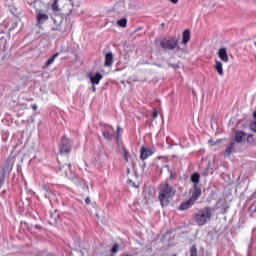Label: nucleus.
Listing matches in <instances>:
<instances>
[{"instance_id": "1", "label": "nucleus", "mask_w": 256, "mask_h": 256, "mask_svg": "<svg viewBox=\"0 0 256 256\" xmlns=\"http://www.w3.org/2000/svg\"><path fill=\"white\" fill-rule=\"evenodd\" d=\"M176 193L177 191L173 189V186L169 184V182L161 184L158 198L162 207H167V205H169L171 200L175 197Z\"/></svg>"}, {"instance_id": "2", "label": "nucleus", "mask_w": 256, "mask_h": 256, "mask_svg": "<svg viewBox=\"0 0 256 256\" xmlns=\"http://www.w3.org/2000/svg\"><path fill=\"white\" fill-rule=\"evenodd\" d=\"M212 211L211 208L209 207H205L201 210H199L196 214H195V223L199 226V227H203V225H207V223H209V221H211V217H212Z\"/></svg>"}, {"instance_id": "3", "label": "nucleus", "mask_w": 256, "mask_h": 256, "mask_svg": "<svg viewBox=\"0 0 256 256\" xmlns=\"http://www.w3.org/2000/svg\"><path fill=\"white\" fill-rule=\"evenodd\" d=\"M160 47H162L164 51H181V46H179V38L176 36L162 39L160 41Z\"/></svg>"}, {"instance_id": "4", "label": "nucleus", "mask_w": 256, "mask_h": 256, "mask_svg": "<svg viewBox=\"0 0 256 256\" xmlns=\"http://www.w3.org/2000/svg\"><path fill=\"white\" fill-rule=\"evenodd\" d=\"M193 189H194V191H193L190 199L187 200L186 202H183L180 205V211H187V209H191V207H193V205H195V202L197 201V199H199V197H201V187H199L198 184H194Z\"/></svg>"}, {"instance_id": "5", "label": "nucleus", "mask_w": 256, "mask_h": 256, "mask_svg": "<svg viewBox=\"0 0 256 256\" xmlns=\"http://www.w3.org/2000/svg\"><path fill=\"white\" fill-rule=\"evenodd\" d=\"M54 21V25H57L56 28H53L52 31H59L60 33H69V24H65L64 28H63V18H61V16H55L53 18Z\"/></svg>"}, {"instance_id": "6", "label": "nucleus", "mask_w": 256, "mask_h": 256, "mask_svg": "<svg viewBox=\"0 0 256 256\" xmlns=\"http://www.w3.org/2000/svg\"><path fill=\"white\" fill-rule=\"evenodd\" d=\"M69 153H71V140L64 136L60 141V155H69Z\"/></svg>"}, {"instance_id": "7", "label": "nucleus", "mask_w": 256, "mask_h": 256, "mask_svg": "<svg viewBox=\"0 0 256 256\" xmlns=\"http://www.w3.org/2000/svg\"><path fill=\"white\" fill-rule=\"evenodd\" d=\"M59 171L61 175H64V177H68V179H72V181H75V179H77V177H75L71 173V163L61 164L59 166Z\"/></svg>"}, {"instance_id": "8", "label": "nucleus", "mask_w": 256, "mask_h": 256, "mask_svg": "<svg viewBox=\"0 0 256 256\" xmlns=\"http://www.w3.org/2000/svg\"><path fill=\"white\" fill-rule=\"evenodd\" d=\"M155 154V150L152 149L151 147H146V146H142L140 148V159L142 161H145V159H149V157H151V155Z\"/></svg>"}, {"instance_id": "9", "label": "nucleus", "mask_w": 256, "mask_h": 256, "mask_svg": "<svg viewBox=\"0 0 256 256\" xmlns=\"http://www.w3.org/2000/svg\"><path fill=\"white\" fill-rule=\"evenodd\" d=\"M122 155H123L126 163H129V161H130L132 164V167H135V161H137V155L129 154V152L125 148H122Z\"/></svg>"}, {"instance_id": "10", "label": "nucleus", "mask_w": 256, "mask_h": 256, "mask_svg": "<svg viewBox=\"0 0 256 256\" xmlns=\"http://www.w3.org/2000/svg\"><path fill=\"white\" fill-rule=\"evenodd\" d=\"M239 144H241L240 142L237 141H233L231 142L225 150V155H231L232 153H235V151H239Z\"/></svg>"}, {"instance_id": "11", "label": "nucleus", "mask_w": 256, "mask_h": 256, "mask_svg": "<svg viewBox=\"0 0 256 256\" xmlns=\"http://www.w3.org/2000/svg\"><path fill=\"white\" fill-rule=\"evenodd\" d=\"M37 21L39 25H43L46 21H49V15H47L43 10L37 11Z\"/></svg>"}, {"instance_id": "12", "label": "nucleus", "mask_w": 256, "mask_h": 256, "mask_svg": "<svg viewBox=\"0 0 256 256\" xmlns=\"http://www.w3.org/2000/svg\"><path fill=\"white\" fill-rule=\"evenodd\" d=\"M103 137H104V139H106V141L112 142L113 137H115V133L113 132V127L106 128L103 131Z\"/></svg>"}, {"instance_id": "13", "label": "nucleus", "mask_w": 256, "mask_h": 256, "mask_svg": "<svg viewBox=\"0 0 256 256\" xmlns=\"http://www.w3.org/2000/svg\"><path fill=\"white\" fill-rule=\"evenodd\" d=\"M13 158H8L2 168V173L7 174V173H11L12 169H13Z\"/></svg>"}, {"instance_id": "14", "label": "nucleus", "mask_w": 256, "mask_h": 256, "mask_svg": "<svg viewBox=\"0 0 256 256\" xmlns=\"http://www.w3.org/2000/svg\"><path fill=\"white\" fill-rule=\"evenodd\" d=\"M218 56L224 63H229V55L227 54V48H220L218 51Z\"/></svg>"}, {"instance_id": "15", "label": "nucleus", "mask_w": 256, "mask_h": 256, "mask_svg": "<svg viewBox=\"0 0 256 256\" xmlns=\"http://www.w3.org/2000/svg\"><path fill=\"white\" fill-rule=\"evenodd\" d=\"M245 137H247V134H245V132L236 131L234 141H236V143H243V141H245Z\"/></svg>"}, {"instance_id": "16", "label": "nucleus", "mask_w": 256, "mask_h": 256, "mask_svg": "<svg viewBox=\"0 0 256 256\" xmlns=\"http://www.w3.org/2000/svg\"><path fill=\"white\" fill-rule=\"evenodd\" d=\"M113 61H114V57H113V53L112 52H108L105 55V67H111V65H113Z\"/></svg>"}, {"instance_id": "17", "label": "nucleus", "mask_w": 256, "mask_h": 256, "mask_svg": "<svg viewBox=\"0 0 256 256\" xmlns=\"http://www.w3.org/2000/svg\"><path fill=\"white\" fill-rule=\"evenodd\" d=\"M101 79H103V75H101V73L98 72L90 78V81L92 85H99V81H101Z\"/></svg>"}, {"instance_id": "18", "label": "nucleus", "mask_w": 256, "mask_h": 256, "mask_svg": "<svg viewBox=\"0 0 256 256\" xmlns=\"http://www.w3.org/2000/svg\"><path fill=\"white\" fill-rule=\"evenodd\" d=\"M42 189L45 193L44 195H45L46 199H51V197H53V192H51V188L49 187V185L44 184L42 186Z\"/></svg>"}, {"instance_id": "19", "label": "nucleus", "mask_w": 256, "mask_h": 256, "mask_svg": "<svg viewBox=\"0 0 256 256\" xmlns=\"http://www.w3.org/2000/svg\"><path fill=\"white\" fill-rule=\"evenodd\" d=\"M190 39H191V31L187 29L183 32V43L184 44L189 43Z\"/></svg>"}, {"instance_id": "20", "label": "nucleus", "mask_w": 256, "mask_h": 256, "mask_svg": "<svg viewBox=\"0 0 256 256\" xmlns=\"http://www.w3.org/2000/svg\"><path fill=\"white\" fill-rule=\"evenodd\" d=\"M215 69L218 73V75H220V77H223L224 73H223V63L216 61V65H215Z\"/></svg>"}, {"instance_id": "21", "label": "nucleus", "mask_w": 256, "mask_h": 256, "mask_svg": "<svg viewBox=\"0 0 256 256\" xmlns=\"http://www.w3.org/2000/svg\"><path fill=\"white\" fill-rule=\"evenodd\" d=\"M59 57V53H55L52 57H50L46 62V67H49L55 63V59Z\"/></svg>"}, {"instance_id": "22", "label": "nucleus", "mask_w": 256, "mask_h": 256, "mask_svg": "<svg viewBox=\"0 0 256 256\" xmlns=\"http://www.w3.org/2000/svg\"><path fill=\"white\" fill-rule=\"evenodd\" d=\"M199 179H200L199 173H194L191 177V181L192 183H194V185H197L199 183Z\"/></svg>"}, {"instance_id": "23", "label": "nucleus", "mask_w": 256, "mask_h": 256, "mask_svg": "<svg viewBox=\"0 0 256 256\" xmlns=\"http://www.w3.org/2000/svg\"><path fill=\"white\" fill-rule=\"evenodd\" d=\"M117 25L120 27H127V18H121L117 21Z\"/></svg>"}, {"instance_id": "24", "label": "nucleus", "mask_w": 256, "mask_h": 256, "mask_svg": "<svg viewBox=\"0 0 256 256\" xmlns=\"http://www.w3.org/2000/svg\"><path fill=\"white\" fill-rule=\"evenodd\" d=\"M57 221H59V214L55 211L54 214H51V222L57 223Z\"/></svg>"}, {"instance_id": "25", "label": "nucleus", "mask_w": 256, "mask_h": 256, "mask_svg": "<svg viewBox=\"0 0 256 256\" xmlns=\"http://www.w3.org/2000/svg\"><path fill=\"white\" fill-rule=\"evenodd\" d=\"M247 143H249V145H255V138L253 137V134H249L247 136Z\"/></svg>"}, {"instance_id": "26", "label": "nucleus", "mask_w": 256, "mask_h": 256, "mask_svg": "<svg viewBox=\"0 0 256 256\" xmlns=\"http://www.w3.org/2000/svg\"><path fill=\"white\" fill-rule=\"evenodd\" d=\"M59 1H53L51 7H52V11H55L57 13V11H59Z\"/></svg>"}, {"instance_id": "27", "label": "nucleus", "mask_w": 256, "mask_h": 256, "mask_svg": "<svg viewBox=\"0 0 256 256\" xmlns=\"http://www.w3.org/2000/svg\"><path fill=\"white\" fill-rule=\"evenodd\" d=\"M209 167H211V161L208 162L205 171L202 172V175H203L204 177H207V175H209Z\"/></svg>"}, {"instance_id": "28", "label": "nucleus", "mask_w": 256, "mask_h": 256, "mask_svg": "<svg viewBox=\"0 0 256 256\" xmlns=\"http://www.w3.org/2000/svg\"><path fill=\"white\" fill-rule=\"evenodd\" d=\"M5 172H1V176H0V189L1 187H3L4 183H5Z\"/></svg>"}, {"instance_id": "29", "label": "nucleus", "mask_w": 256, "mask_h": 256, "mask_svg": "<svg viewBox=\"0 0 256 256\" xmlns=\"http://www.w3.org/2000/svg\"><path fill=\"white\" fill-rule=\"evenodd\" d=\"M190 256H197V246H192Z\"/></svg>"}, {"instance_id": "30", "label": "nucleus", "mask_w": 256, "mask_h": 256, "mask_svg": "<svg viewBox=\"0 0 256 256\" xmlns=\"http://www.w3.org/2000/svg\"><path fill=\"white\" fill-rule=\"evenodd\" d=\"M110 251L111 253H117L119 251V244H114Z\"/></svg>"}, {"instance_id": "31", "label": "nucleus", "mask_w": 256, "mask_h": 256, "mask_svg": "<svg viewBox=\"0 0 256 256\" xmlns=\"http://www.w3.org/2000/svg\"><path fill=\"white\" fill-rule=\"evenodd\" d=\"M168 65H169V67H172V69H175V71H177V69H179V64H171V63H169Z\"/></svg>"}, {"instance_id": "32", "label": "nucleus", "mask_w": 256, "mask_h": 256, "mask_svg": "<svg viewBox=\"0 0 256 256\" xmlns=\"http://www.w3.org/2000/svg\"><path fill=\"white\" fill-rule=\"evenodd\" d=\"M250 129H251V131H253L254 133H256V122H254V123H252V124L250 125Z\"/></svg>"}, {"instance_id": "33", "label": "nucleus", "mask_w": 256, "mask_h": 256, "mask_svg": "<svg viewBox=\"0 0 256 256\" xmlns=\"http://www.w3.org/2000/svg\"><path fill=\"white\" fill-rule=\"evenodd\" d=\"M158 115H159V112L157 110H154L152 114L153 119H157Z\"/></svg>"}, {"instance_id": "34", "label": "nucleus", "mask_w": 256, "mask_h": 256, "mask_svg": "<svg viewBox=\"0 0 256 256\" xmlns=\"http://www.w3.org/2000/svg\"><path fill=\"white\" fill-rule=\"evenodd\" d=\"M85 203H86V205H91V199L89 197H87L85 199Z\"/></svg>"}, {"instance_id": "35", "label": "nucleus", "mask_w": 256, "mask_h": 256, "mask_svg": "<svg viewBox=\"0 0 256 256\" xmlns=\"http://www.w3.org/2000/svg\"><path fill=\"white\" fill-rule=\"evenodd\" d=\"M164 169H167L168 173H171V168L169 167V165H165Z\"/></svg>"}, {"instance_id": "36", "label": "nucleus", "mask_w": 256, "mask_h": 256, "mask_svg": "<svg viewBox=\"0 0 256 256\" xmlns=\"http://www.w3.org/2000/svg\"><path fill=\"white\" fill-rule=\"evenodd\" d=\"M171 3H173L174 5H177V3H179V0H170Z\"/></svg>"}, {"instance_id": "37", "label": "nucleus", "mask_w": 256, "mask_h": 256, "mask_svg": "<svg viewBox=\"0 0 256 256\" xmlns=\"http://www.w3.org/2000/svg\"><path fill=\"white\" fill-rule=\"evenodd\" d=\"M218 143H221V140H216L215 142H212V145H217Z\"/></svg>"}, {"instance_id": "38", "label": "nucleus", "mask_w": 256, "mask_h": 256, "mask_svg": "<svg viewBox=\"0 0 256 256\" xmlns=\"http://www.w3.org/2000/svg\"><path fill=\"white\" fill-rule=\"evenodd\" d=\"M32 109L33 111H37V105L36 104L32 105Z\"/></svg>"}, {"instance_id": "39", "label": "nucleus", "mask_w": 256, "mask_h": 256, "mask_svg": "<svg viewBox=\"0 0 256 256\" xmlns=\"http://www.w3.org/2000/svg\"><path fill=\"white\" fill-rule=\"evenodd\" d=\"M119 131H121V127H117V136L119 137Z\"/></svg>"}, {"instance_id": "40", "label": "nucleus", "mask_w": 256, "mask_h": 256, "mask_svg": "<svg viewBox=\"0 0 256 256\" xmlns=\"http://www.w3.org/2000/svg\"><path fill=\"white\" fill-rule=\"evenodd\" d=\"M37 1H39V0H30V3L32 4V3H37Z\"/></svg>"}, {"instance_id": "41", "label": "nucleus", "mask_w": 256, "mask_h": 256, "mask_svg": "<svg viewBox=\"0 0 256 256\" xmlns=\"http://www.w3.org/2000/svg\"><path fill=\"white\" fill-rule=\"evenodd\" d=\"M253 117L254 119H256V111L253 113Z\"/></svg>"}, {"instance_id": "42", "label": "nucleus", "mask_w": 256, "mask_h": 256, "mask_svg": "<svg viewBox=\"0 0 256 256\" xmlns=\"http://www.w3.org/2000/svg\"><path fill=\"white\" fill-rule=\"evenodd\" d=\"M127 173H131V169L128 168Z\"/></svg>"}, {"instance_id": "43", "label": "nucleus", "mask_w": 256, "mask_h": 256, "mask_svg": "<svg viewBox=\"0 0 256 256\" xmlns=\"http://www.w3.org/2000/svg\"><path fill=\"white\" fill-rule=\"evenodd\" d=\"M93 91H95V87H93Z\"/></svg>"}, {"instance_id": "44", "label": "nucleus", "mask_w": 256, "mask_h": 256, "mask_svg": "<svg viewBox=\"0 0 256 256\" xmlns=\"http://www.w3.org/2000/svg\"><path fill=\"white\" fill-rule=\"evenodd\" d=\"M53 1H59V0H53Z\"/></svg>"}, {"instance_id": "45", "label": "nucleus", "mask_w": 256, "mask_h": 256, "mask_svg": "<svg viewBox=\"0 0 256 256\" xmlns=\"http://www.w3.org/2000/svg\"><path fill=\"white\" fill-rule=\"evenodd\" d=\"M210 143H212V144H213V142H212V141H210Z\"/></svg>"}]
</instances>
